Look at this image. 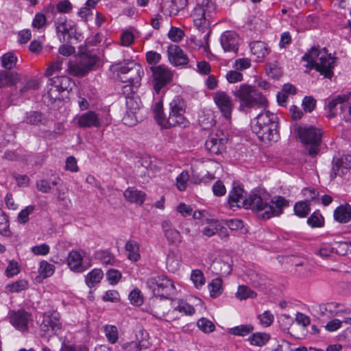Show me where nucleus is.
<instances>
[{
  "mask_svg": "<svg viewBox=\"0 0 351 351\" xmlns=\"http://www.w3.org/2000/svg\"><path fill=\"white\" fill-rule=\"evenodd\" d=\"M0 233L4 236L10 235L8 217L1 210H0Z\"/></svg>",
  "mask_w": 351,
  "mask_h": 351,
  "instance_id": "obj_51",
  "label": "nucleus"
},
{
  "mask_svg": "<svg viewBox=\"0 0 351 351\" xmlns=\"http://www.w3.org/2000/svg\"><path fill=\"white\" fill-rule=\"evenodd\" d=\"M240 38L239 35L232 31H226L222 34L220 42L226 52L237 53L239 49Z\"/></svg>",
  "mask_w": 351,
  "mask_h": 351,
  "instance_id": "obj_17",
  "label": "nucleus"
},
{
  "mask_svg": "<svg viewBox=\"0 0 351 351\" xmlns=\"http://www.w3.org/2000/svg\"><path fill=\"white\" fill-rule=\"evenodd\" d=\"M325 51L319 50L318 48L313 47L307 53H306L302 58V60L306 61V68L315 69L316 62H319L320 60L321 54Z\"/></svg>",
  "mask_w": 351,
  "mask_h": 351,
  "instance_id": "obj_27",
  "label": "nucleus"
},
{
  "mask_svg": "<svg viewBox=\"0 0 351 351\" xmlns=\"http://www.w3.org/2000/svg\"><path fill=\"white\" fill-rule=\"evenodd\" d=\"M298 134L307 154L315 156L320 150L323 131L313 125H301L298 128Z\"/></svg>",
  "mask_w": 351,
  "mask_h": 351,
  "instance_id": "obj_5",
  "label": "nucleus"
},
{
  "mask_svg": "<svg viewBox=\"0 0 351 351\" xmlns=\"http://www.w3.org/2000/svg\"><path fill=\"white\" fill-rule=\"evenodd\" d=\"M122 348L124 351H141L146 348L147 346L141 341H131L123 344Z\"/></svg>",
  "mask_w": 351,
  "mask_h": 351,
  "instance_id": "obj_56",
  "label": "nucleus"
},
{
  "mask_svg": "<svg viewBox=\"0 0 351 351\" xmlns=\"http://www.w3.org/2000/svg\"><path fill=\"white\" fill-rule=\"evenodd\" d=\"M23 121L30 125H45L47 123V119L41 112L31 111L26 113Z\"/></svg>",
  "mask_w": 351,
  "mask_h": 351,
  "instance_id": "obj_31",
  "label": "nucleus"
},
{
  "mask_svg": "<svg viewBox=\"0 0 351 351\" xmlns=\"http://www.w3.org/2000/svg\"><path fill=\"white\" fill-rule=\"evenodd\" d=\"M28 282L25 279H20L12 283L8 284L5 289L10 293H19L28 288Z\"/></svg>",
  "mask_w": 351,
  "mask_h": 351,
  "instance_id": "obj_39",
  "label": "nucleus"
},
{
  "mask_svg": "<svg viewBox=\"0 0 351 351\" xmlns=\"http://www.w3.org/2000/svg\"><path fill=\"white\" fill-rule=\"evenodd\" d=\"M71 80L65 75L56 76L49 80L47 93L44 95L45 100L51 103L60 99L61 93L71 89Z\"/></svg>",
  "mask_w": 351,
  "mask_h": 351,
  "instance_id": "obj_9",
  "label": "nucleus"
},
{
  "mask_svg": "<svg viewBox=\"0 0 351 351\" xmlns=\"http://www.w3.org/2000/svg\"><path fill=\"white\" fill-rule=\"evenodd\" d=\"M121 273L114 269H109L106 273V278L109 283L112 285H117L121 278Z\"/></svg>",
  "mask_w": 351,
  "mask_h": 351,
  "instance_id": "obj_59",
  "label": "nucleus"
},
{
  "mask_svg": "<svg viewBox=\"0 0 351 351\" xmlns=\"http://www.w3.org/2000/svg\"><path fill=\"white\" fill-rule=\"evenodd\" d=\"M171 302L167 300L156 299L152 302L151 313L158 319L168 321L167 316L170 311Z\"/></svg>",
  "mask_w": 351,
  "mask_h": 351,
  "instance_id": "obj_20",
  "label": "nucleus"
},
{
  "mask_svg": "<svg viewBox=\"0 0 351 351\" xmlns=\"http://www.w3.org/2000/svg\"><path fill=\"white\" fill-rule=\"evenodd\" d=\"M145 196L146 195L144 192L132 187H129L124 192V197L128 201L138 205L143 204Z\"/></svg>",
  "mask_w": 351,
  "mask_h": 351,
  "instance_id": "obj_28",
  "label": "nucleus"
},
{
  "mask_svg": "<svg viewBox=\"0 0 351 351\" xmlns=\"http://www.w3.org/2000/svg\"><path fill=\"white\" fill-rule=\"evenodd\" d=\"M168 58L169 62L175 65L180 66L186 64L188 58L183 50L177 45H171L167 49Z\"/></svg>",
  "mask_w": 351,
  "mask_h": 351,
  "instance_id": "obj_23",
  "label": "nucleus"
},
{
  "mask_svg": "<svg viewBox=\"0 0 351 351\" xmlns=\"http://www.w3.org/2000/svg\"><path fill=\"white\" fill-rule=\"evenodd\" d=\"M197 325L199 329L205 333L211 332L215 329V326L213 322L205 317L199 319Z\"/></svg>",
  "mask_w": 351,
  "mask_h": 351,
  "instance_id": "obj_47",
  "label": "nucleus"
},
{
  "mask_svg": "<svg viewBox=\"0 0 351 351\" xmlns=\"http://www.w3.org/2000/svg\"><path fill=\"white\" fill-rule=\"evenodd\" d=\"M146 285L156 297L167 299L176 292L173 281L165 276L149 278L146 281Z\"/></svg>",
  "mask_w": 351,
  "mask_h": 351,
  "instance_id": "obj_8",
  "label": "nucleus"
},
{
  "mask_svg": "<svg viewBox=\"0 0 351 351\" xmlns=\"http://www.w3.org/2000/svg\"><path fill=\"white\" fill-rule=\"evenodd\" d=\"M158 95V96L157 101H156V104L153 108V112H154V118H155L156 121H157L158 125H160L161 126V122L163 121V119H165V115L164 114V112H163V105H162V96L160 95V94Z\"/></svg>",
  "mask_w": 351,
  "mask_h": 351,
  "instance_id": "obj_38",
  "label": "nucleus"
},
{
  "mask_svg": "<svg viewBox=\"0 0 351 351\" xmlns=\"http://www.w3.org/2000/svg\"><path fill=\"white\" fill-rule=\"evenodd\" d=\"M126 112L123 117L125 125L132 126L138 122L137 114L139 110V105L133 98H128L126 100Z\"/></svg>",
  "mask_w": 351,
  "mask_h": 351,
  "instance_id": "obj_18",
  "label": "nucleus"
},
{
  "mask_svg": "<svg viewBox=\"0 0 351 351\" xmlns=\"http://www.w3.org/2000/svg\"><path fill=\"white\" fill-rule=\"evenodd\" d=\"M1 66L5 70H11L16 67L18 58L12 51L4 53L0 59Z\"/></svg>",
  "mask_w": 351,
  "mask_h": 351,
  "instance_id": "obj_32",
  "label": "nucleus"
},
{
  "mask_svg": "<svg viewBox=\"0 0 351 351\" xmlns=\"http://www.w3.org/2000/svg\"><path fill=\"white\" fill-rule=\"evenodd\" d=\"M294 211L300 217H306L310 211L309 203L304 201L297 202L294 206Z\"/></svg>",
  "mask_w": 351,
  "mask_h": 351,
  "instance_id": "obj_48",
  "label": "nucleus"
},
{
  "mask_svg": "<svg viewBox=\"0 0 351 351\" xmlns=\"http://www.w3.org/2000/svg\"><path fill=\"white\" fill-rule=\"evenodd\" d=\"M161 227L164 235L169 243L175 244L181 241L180 232L174 228L170 220H164L161 223Z\"/></svg>",
  "mask_w": 351,
  "mask_h": 351,
  "instance_id": "obj_24",
  "label": "nucleus"
},
{
  "mask_svg": "<svg viewBox=\"0 0 351 351\" xmlns=\"http://www.w3.org/2000/svg\"><path fill=\"white\" fill-rule=\"evenodd\" d=\"M236 296L238 299L242 300L247 298H254L256 296V293L248 287L240 285L238 287Z\"/></svg>",
  "mask_w": 351,
  "mask_h": 351,
  "instance_id": "obj_44",
  "label": "nucleus"
},
{
  "mask_svg": "<svg viewBox=\"0 0 351 351\" xmlns=\"http://www.w3.org/2000/svg\"><path fill=\"white\" fill-rule=\"evenodd\" d=\"M96 62L97 58L95 56L83 54L80 56L76 62H69L68 71L74 76L82 77L92 69Z\"/></svg>",
  "mask_w": 351,
  "mask_h": 351,
  "instance_id": "obj_14",
  "label": "nucleus"
},
{
  "mask_svg": "<svg viewBox=\"0 0 351 351\" xmlns=\"http://www.w3.org/2000/svg\"><path fill=\"white\" fill-rule=\"evenodd\" d=\"M251 66V60L247 58H239L234 61V68L238 71H243L250 68Z\"/></svg>",
  "mask_w": 351,
  "mask_h": 351,
  "instance_id": "obj_62",
  "label": "nucleus"
},
{
  "mask_svg": "<svg viewBox=\"0 0 351 351\" xmlns=\"http://www.w3.org/2000/svg\"><path fill=\"white\" fill-rule=\"evenodd\" d=\"M258 317L260 324L265 327L269 326L274 320L273 314L269 311H264L262 314L259 315Z\"/></svg>",
  "mask_w": 351,
  "mask_h": 351,
  "instance_id": "obj_58",
  "label": "nucleus"
},
{
  "mask_svg": "<svg viewBox=\"0 0 351 351\" xmlns=\"http://www.w3.org/2000/svg\"><path fill=\"white\" fill-rule=\"evenodd\" d=\"M226 79L230 83H237L243 80V74L238 70L230 71L226 74Z\"/></svg>",
  "mask_w": 351,
  "mask_h": 351,
  "instance_id": "obj_64",
  "label": "nucleus"
},
{
  "mask_svg": "<svg viewBox=\"0 0 351 351\" xmlns=\"http://www.w3.org/2000/svg\"><path fill=\"white\" fill-rule=\"evenodd\" d=\"M154 80V90L159 95L161 90L169 84L173 78V71L165 65H158L151 67Z\"/></svg>",
  "mask_w": 351,
  "mask_h": 351,
  "instance_id": "obj_11",
  "label": "nucleus"
},
{
  "mask_svg": "<svg viewBox=\"0 0 351 351\" xmlns=\"http://www.w3.org/2000/svg\"><path fill=\"white\" fill-rule=\"evenodd\" d=\"M228 134L221 130L212 132L205 143L206 149L211 154H220L226 148Z\"/></svg>",
  "mask_w": 351,
  "mask_h": 351,
  "instance_id": "obj_13",
  "label": "nucleus"
},
{
  "mask_svg": "<svg viewBox=\"0 0 351 351\" xmlns=\"http://www.w3.org/2000/svg\"><path fill=\"white\" fill-rule=\"evenodd\" d=\"M97 258L105 265H112L115 263L114 256L108 251H101L97 253Z\"/></svg>",
  "mask_w": 351,
  "mask_h": 351,
  "instance_id": "obj_46",
  "label": "nucleus"
},
{
  "mask_svg": "<svg viewBox=\"0 0 351 351\" xmlns=\"http://www.w3.org/2000/svg\"><path fill=\"white\" fill-rule=\"evenodd\" d=\"M60 181V178L58 177L53 179H40L36 181V187L43 193H49L53 186L59 185Z\"/></svg>",
  "mask_w": 351,
  "mask_h": 351,
  "instance_id": "obj_29",
  "label": "nucleus"
},
{
  "mask_svg": "<svg viewBox=\"0 0 351 351\" xmlns=\"http://www.w3.org/2000/svg\"><path fill=\"white\" fill-rule=\"evenodd\" d=\"M189 180V174L187 171H182L181 173L176 178V187L180 191H184L188 184Z\"/></svg>",
  "mask_w": 351,
  "mask_h": 351,
  "instance_id": "obj_50",
  "label": "nucleus"
},
{
  "mask_svg": "<svg viewBox=\"0 0 351 351\" xmlns=\"http://www.w3.org/2000/svg\"><path fill=\"white\" fill-rule=\"evenodd\" d=\"M214 101L226 119H230L233 109L231 97L223 91H217L213 97Z\"/></svg>",
  "mask_w": 351,
  "mask_h": 351,
  "instance_id": "obj_16",
  "label": "nucleus"
},
{
  "mask_svg": "<svg viewBox=\"0 0 351 351\" xmlns=\"http://www.w3.org/2000/svg\"><path fill=\"white\" fill-rule=\"evenodd\" d=\"M210 296L212 298H217L219 297L223 291V287L222 285V280L220 278H216L208 285Z\"/></svg>",
  "mask_w": 351,
  "mask_h": 351,
  "instance_id": "obj_34",
  "label": "nucleus"
},
{
  "mask_svg": "<svg viewBox=\"0 0 351 351\" xmlns=\"http://www.w3.org/2000/svg\"><path fill=\"white\" fill-rule=\"evenodd\" d=\"M130 303L135 306H141L143 302V294L138 289H133L129 294Z\"/></svg>",
  "mask_w": 351,
  "mask_h": 351,
  "instance_id": "obj_52",
  "label": "nucleus"
},
{
  "mask_svg": "<svg viewBox=\"0 0 351 351\" xmlns=\"http://www.w3.org/2000/svg\"><path fill=\"white\" fill-rule=\"evenodd\" d=\"M190 278L193 286L197 289H200L206 283L204 273L200 269H193Z\"/></svg>",
  "mask_w": 351,
  "mask_h": 351,
  "instance_id": "obj_37",
  "label": "nucleus"
},
{
  "mask_svg": "<svg viewBox=\"0 0 351 351\" xmlns=\"http://www.w3.org/2000/svg\"><path fill=\"white\" fill-rule=\"evenodd\" d=\"M55 271V266L46 261H42L40 263L38 268L39 274L43 278H46L53 275Z\"/></svg>",
  "mask_w": 351,
  "mask_h": 351,
  "instance_id": "obj_43",
  "label": "nucleus"
},
{
  "mask_svg": "<svg viewBox=\"0 0 351 351\" xmlns=\"http://www.w3.org/2000/svg\"><path fill=\"white\" fill-rule=\"evenodd\" d=\"M83 256L77 250H72L69 253L67 258V265L69 267L74 271H82Z\"/></svg>",
  "mask_w": 351,
  "mask_h": 351,
  "instance_id": "obj_26",
  "label": "nucleus"
},
{
  "mask_svg": "<svg viewBox=\"0 0 351 351\" xmlns=\"http://www.w3.org/2000/svg\"><path fill=\"white\" fill-rule=\"evenodd\" d=\"M289 205V202L284 197L275 196L270 199L267 193L258 191L248 196L247 209L250 208L262 218L269 219L281 215Z\"/></svg>",
  "mask_w": 351,
  "mask_h": 351,
  "instance_id": "obj_1",
  "label": "nucleus"
},
{
  "mask_svg": "<svg viewBox=\"0 0 351 351\" xmlns=\"http://www.w3.org/2000/svg\"><path fill=\"white\" fill-rule=\"evenodd\" d=\"M63 61L64 58H58L54 62L47 66L45 75L49 77L58 72H60L62 69Z\"/></svg>",
  "mask_w": 351,
  "mask_h": 351,
  "instance_id": "obj_45",
  "label": "nucleus"
},
{
  "mask_svg": "<svg viewBox=\"0 0 351 351\" xmlns=\"http://www.w3.org/2000/svg\"><path fill=\"white\" fill-rule=\"evenodd\" d=\"M185 110L184 101L178 96L175 97L169 103V116H165L161 122V127L165 129L176 126L186 127L189 122L184 117Z\"/></svg>",
  "mask_w": 351,
  "mask_h": 351,
  "instance_id": "obj_6",
  "label": "nucleus"
},
{
  "mask_svg": "<svg viewBox=\"0 0 351 351\" xmlns=\"http://www.w3.org/2000/svg\"><path fill=\"white\" fill-rule=\"evenodd\" d=\"M10 322L12 325L21 332L28 330V324L32 320V315L25 310L10 311L9 313Z\"/></svg>",
  "mask_w": 351,
  "mask_h": 351,
  "instance_id": "obj_15",
  "label": "nucleus"
},
{
  "mask_svg": "<svg viewBox=\"0 0 351 351\" xmlns=\"http://www.w3.org/2000/svg\"><path fill=\"white\" fill-rule=\"evenodd\" d=\"M254 330L251 324L239 325L230 328L229 332L234 335L244 337L250 334Z\"/></svg>",
  "mask_w": 351,
  "mask_h": 351,
  "instance_id": "obj_42",
  "label": "nucleus"
},
{
  "mask_svg": "<svg viewBox=\"0 0 351 351\" xmlns=\"http://www.w3.org/2000/svg\"><path fill=\"white\" fill-rule=\"evenodd\" d=\"M350 217V208L348 206H340L334 211V218L338 222L346 223Z\"/></svg>",
  "mask_w": 351,
  "mask_h": 351,
  "instance_id": "obj_36",
  "label": "nucleus"
},
{
  "mask_svg": "<svg viewBox=\"0 0 351 351\" xmlns=\"http://www.w3.org/2000/svg\"><path fill=\"white\" fill-rule=\"evenodd\" d=\"M111 123L109 112L97 113L89 110L82 114L77 118V125L82 128H100L107 126Z\"/></svg>",
  "mask_w": 351,
  "mask_h": 351,
  "instance_id": "obj_10",
  "label": "nucleus"
},
{
  "mask_svg": "<svg viewBox=\"0 0 351 351\" xmlns=\"http://www.w3.org/2000/svg\"><path fill=\"white\" fill-rule=\"evenodd\" d=\"M351 97V93L343 94L341 95H337L330 101L327 104V108L328 110V113L327 117L328 118H332L335 117L337 114V106H339V108L341 111H344L347 108V102L350 100Z\"/></svg>",
  "mask_w": 351,
  "mask_h": 351,
  "instance_id": "obj_21",
  "label": "nucleus"
},
{
  "mask_svg": "<svg viewBox=\"0 0 351 351\" xmlns=\"http://www.w3.org/2000/svg\"><path fill=\"white\" fill-rule=\"evenodd\" d=\"M104 273L100 269H93L86 276L85 282L90 288L100 282L103 278Z\"/></svg>",
  "mask_w": 351,
  "mask_h": 351,
  "instance_id": "obj_35",
  "label": "nucleus"
},
{
  "mask_svg": "<svg viewBox=\"0 0 351 351\" xmlns=\"http://www.w3.org/2000/svg\"><path fill=\"white\" fill-rule=\"evenodd\" d=\"M244 191L240 187H234L229 193L228 204L232 209L234 208H247L248 197L244 195Z\"/></svg>",
  "mask_w": 351,
  "mask_h": 351,
  "instance_id": "obj_22",
  "label": "nucleus"
},
{
  "mask_svg": "<svg viewBox=\"0 0 351 351\" xmlns=\"http://www.w3.org/2000/svg\"><path fill=\"white\" fill-rule=\"evenodd\" d=\"M17 73L3 71L0 73V88L12 84L14 83V76H17Z\"/></svg>",
  "mask_w": 351,
  "mask_h": 351,
  "instance_id": "obj_53",
  "label": "nucleus"
},
{
  "mask_svg": "<svg viewBox=\"0 0 351 351\" xmlns=\"http://www.w3.org/2000/svg\"><path fill=\"white\" fill-rule=\"evenodd\" d=\"M278 117L269 111L261 112L254 119L252 130L262 141H277Z\"/></svg>",
  "mask_w": 351,
  "mask_h": 351,
  "instance_id": "obj_4",
  "label": "nucleus"
},
{
  "mask_svg": "<svg viewBox=\"0 0 351 351\" xmlns=\"http://www.w3.org/2000/svg\"><path fill=\"white\" fill-rule=\"evenodd\" d=\"M167 266L169 271L175 272L180 267V260L174 254H169L167 258Z\"/></svg>",
  "mask_w": 351,
  "mask_h": 351,
  "instance_id": "obj_61",
  "label": "nucleus"
},
{
  "mask_svg": "<svg viewBox=\"0 0 351 351\" xmlns=\"http://www.w3.org/2000/svg\"><path fill=\"white\" fill-rule=\"evenodd\" d=\"M172 308L187 315H191L195 313V308L191 304L182 300H174L171 302Z\"/></svg>",
  "mask_w": 351,
  "mask_h": 351,
  "instance_id": "obj_33",
  "label": "nucleus"
},
{
  "mask_svg": "<svg viewBox=\"0 0 351 351\" xmlns=\"http://www.w3.org/2000/svg\"><path fill=\"white\" fill-rule=\"evenodd\" d=\"M205 220L207 222V225L204 228L202 233L207 237H211L217 233L219 222L213 219L205 218Z\"/></svg>",
  "mask_w": 351,
  "mask_h": 351,
  "instance_id": "obj_40",
  "label": "nucleus"
},
{
  "mask_svg": "<svg viewBox=\"0 0 351 351\" xmlns=\"http://www.w3.org/2000/svg\"><path fill=\"white\" fill-rule=\"evenodd\" d=\"M321 55L319 62H316L315 69L326 77H330L333 73L335 59L326 52H323Z\"/></svg>",
  "mask_w": 351,
  "mask_h": 351,
  "instance_id": "obj_19",
  "label": "nucleus"
},
{
  "mask_svg": "<svg viewBox=\"0 0 351 351\" xmlns=\"http://www.w3.org/2000/svg\"><path fill=\"white\" fill-rule=\"evenodd\" d=\"M250 47L257 62H262L270 52L267 44L262 41L252 42L250 44Z\"/></svg>",
  "mask_w": 351,
  "mask_h": 351,
  "instance_id": "obj_25",
  "label": "nucleus"
},
{
  "mask_svg": "<svg viewBox=\"0 0 351 351\" xmlns=\"http://www.w3.org/2000/svg\"><path fill=\"white\" fill-rule=\"evenodd\" d=\"M144 74L143 69L134 62H129L120 66L118 72L119 78L123 83L127 84L125 88L130 86L134 92L141 84V77Z\"/></svg>",
  "mask_w": 351,
  "mask_h": 351,
  "instance_id": "obj_7",
  "label": "nucleus"
},
{
  "mask_svg": "<svg viewBox=\"0 0 351 351\" xmlns=\"http://www.w3.org/2000/svg\"><path fill=\"white\" fill-rule=\"evenodd\" d=\"M186 5V0H172L169 5L171 10L169 15H176L180 10L183 9Z\"/></svg>",
  "mask_w": 351,
  "mask_h": 351,
  "instance_id": "obj_60",
  "label": "nucleus"
},
{
  "mask_svg": "<svg viewBox=\"0 0 351 351\" xmlns=\"http://www.w3.org/2000/svg\"><path fill=\"white\" fill-rule=\"evenodd\" d=\"M105 335L108 341L114 343L118 340V330L115 326L106 325L104 328Z\"/></svg>",
  "mask_w": 351,
  "mask_h": 351,
  "instance_id": "obj_49",
  "label": "nucleus"
},
{
  "mask_svg": "<svg viewBox=\"0 0 351 351\" xmlns=\"http://www.w3.org/2000/svg\"><path fill=\"white\" fill-rule=\"evenodd\" d=\"M134 34L129 30H125L121 36V44L125 47H129L134 42Z\"/></svg>",
  "mask_w": 351,
  "mask_h": 351,
  "instance_id": "obj_63",
  "label": "nucleus"
},
{
  "mask_svg": "<svg viewBox=\"0 0 351 351\" xmlns=\"http://www.w3.org/2000/svg\"><path fill=\"white\" fill-rule=\"evenodd\" d=\"M125 249L128 252V258L133 262H136L141 258L139 244L134 240H129L125 245Z\"/></svg>",
  "mask_w": 351,
  "mask_h": 351,
  "instance_id": "obj_30",
  "label": "nucleus"
},
{
  "mask_svg": "<svg viewBox=\"0 0 351 351\" xmlns=\"http://www.w3.org/2000/svg\"><path fill=\"white\" fill-rule=\"evenodd\" d=\"M233 95L239 103V110L247 112L252 109L265 108L268 101L255 86L242 84L235 88Z\"/></svg>",
  "mask_w": 351,
  "mask_h": 351,
  "instance_id": "obj_3",
  "label": "nucleus"
},
{
  "mask_svg": "<svg viewBox=\"0 0 351 351\" xmlns=\"http://www.w3.org/2000/svg\"><path fill=\"white\" fill-rule=\"evenodd\" d=\"M308 224L312 228H319L324 225V218L317 213H313L307 220Z\"/></svg>",
  "mask_w": 351,
  "mask_h": 351,
  "instance_id": "obj_54",
  "label": "nucleus"
},
{
  "mask_svg": "<svg viewBox=\"0 0 351 351\" xmlns=\"http://www.w3.org/2000/svg\"><path fill=\"white\" fill-rule=\"evenodd\" d=\"M343 167L341 165L340 162L337 159H333L332 166L330 172L331 179H335L337 176H342L346 173V171L342 169Z\"/></svg>",
  "mask_w": 351,
  "mask_h": 351,
  "instance_id": "obj_57",
  "label": "nucleus"
},
{
  "mask_svg": "<svg viewBox=\"0 0 351 351\" xmlns=\"http://www.w3.org/2000/svg\"><path fill=\"white\" fill-rule=\"evenodd\" d=\"M269 336L265 332H256L250 336L248 339L252 345L262 346L269 340Z\"/></svg>",
  "mask_w": 351,
  "mask_h": 351,
  "instance_id": "obj_41",
  "label": "nucleus"
},
{
  "mask_svg": "<svg viewBox=\"0 0 351 351\" xmlns=\"http://www.w3.org/2000/svg\"><path fill=\"white\" fill-rule=\"evenodd\" d=\"M215 14L216 4L211 0H202L197 3L191 14L194 25L202 33H205L203 35L204 43L199 45V47H204L206 51L209 47V27Z\"/></svg>",
  "mask_w": 351,
  "mask_h": 351,
  "instance_id": "obj_2",
  "label": "nucleus"
},
{
  "mask_svg": "<svg viewBox=\"0 0 351 351\" xmlns=\"http://www.w3.org/2000/svg\"><path fill=\"white\" fill-rule=\"evenodd\" d=\"M40 328L43 337H50L56 334L62 328L59 313L56 311H49L45 313Z\"/></svg>",
  "mask_w": 351,
  "mask_h": 351,
  "instance_id": "obj_12",
  "label": "nucleus"
},
{
  "mask_svg": "<svg viewBox=\"0 0 351 351\" xmlns=\"http://www.w3.org/2000/svg\"><path fill=\"white\" fill-rule=\"evenodd\" d=\"M34 206L29 205L26 206L24 209L21 210L18 215V221L20 223H26L29 221V215L34 210Z\"/></svg>",
  "mask_w": 351,
  "mask_h": 351,
  "instance_id": "obj_55",
  "label": "nucleus"
}]
</instances>
